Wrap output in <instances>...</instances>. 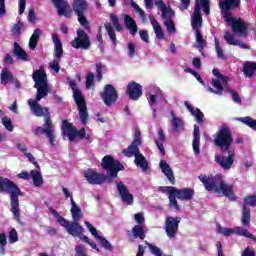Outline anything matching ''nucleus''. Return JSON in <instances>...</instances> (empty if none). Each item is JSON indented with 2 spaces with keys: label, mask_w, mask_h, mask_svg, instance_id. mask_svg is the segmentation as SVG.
Instances as JSON below:
<instances>
[{
  "label": "nucleus",
  "mask_w": 256,
  "mask_h": 256,
  "mask_svg": "<svg viewBox=\"0 0 256 256\" xmlns=\"http://www.w3.org/2000/svg\"><path fill=\"white\" fill-rule=\"evenodd\" d=\"M218 233H222L223 235H232L233 233H237L238 235H243L244 237H249L250 239H255V235L253 233H250V231H247V229H244L242 226L237 227H223L218 226Z\"/></svg>",
  "instance_id": "nucleus-20"
},
{
  "label": "nucleus",
  "mask_w": 256,
  "mask_h": 256,
  "mask_svg": "<svg viewBox=\"0 0 256 256\" xmlns=\"http://www.w3.org/2000/svg\"><path fill=\"white\" fill-rule=\"evenodd\" d=\"M30 176L33 180V184L36 187H40L43 184V176L38 172V170H32Z\"/></svg>",
  "instance_id": "nucleus-41"
},
{
  "label": "nucleus",
  "mask_w": 256,
  "mask_h": 256,
  "mask_svg": "<svg viewBox=\"0 0 256 256\" xmlns=\"http://www.w3.org/2000/svg\"><path fill=\"white\" fill-rule=\"evenodd\" d=\"M83 241H85L86 243H88L89 245H91V247L93 249H96V251H100V247H98L97 243H95V241H93V239H89V237H87V235L84 234V239Z\"/></svg>",
  "instance_id": "nucleus-56"
},
{
  "label": "nucleus",
  "mask_w": 256,
  "mask_h": 256,
  "mask_svg": "<svg viewBox=\"0 0 256 256\" xmlns=\"http://www.w3.org/2000/svg\"><path fill=\"white\" fill-rule=\"evenodd\" d=\"M14 55H16V57L21 61H29V55H27L26 51L22 49L19 43H14Z\"/></svg>",
  "instance_id": "nucleus-38"
},
{
  "label": "nucleus",
  "mask_w": 256,
  "mask_h": 256,
  "mask_svg": "<svg viewBox=\"0 0 256 256\" xmlns=\"http://www.w3.org/2000/svg\"><path fill=\"white\" fill-rule=\"evenodd\" d=\"M116 188L118 190V193L120 194L122 202H124V204H127L128 206H132V204H134V196L129 192L127 186H125L123 182H117Z\"/></svg>",
  "instance_id": "nucleus-22"
},
{
  "label": "nucleus",
  "mask_w": 256,
  "mask_h": 256,
  "mask_svg": "<svg viewBox=\"0 0 256 256\" xmlns=\"http://www.w3.org/2000/svg\"><path fill=\"white\" fill-rule=\"evenodd\" d=\"M135 220L138 225H142V223L145 221L143 214H135Z\"/></svg>",
  "instance_id": "nucleus-64"
},
{
  "label": "nucleus",
  "mask_w": 256,
  "mask_h": 256,
  "mask_svg": "<svg viewBox=\"0 0 256 256\" xmlns=\"http://www.w3.org/2000/svg\"><path fill=\"white\" fill-rule=\"evenodd\" d=\"M139 144H141V142H140L139 134L138 132H136V138L128 148L123 150V153L129 158H131L132 156H135L136 166H140L142 171L146 172L148 170V162L145 156H143V154H141V152L139 151V148H138Z\"/></svg>",
  "instance_id": "nucleus-7"
},
{
  "label": "nucleus",
  "mask_w": 256,
  "mask_h": 256,
  "mask_svg": "<svg viewBox=\"0 0 256 256\" xmlns=\"http://www.w3.org/2000/svg\"><path fill=\"white\" fill-rule=\"evenodd\" d=\"M51 213H52V215H54V217L57 219V221L63 227H65V229H67V231H68V233H70V235L77 236L80 239H82V241H84L83 226H79V222H75V220H73V222H67V220H65V218H62V216H60V214L57 212V210H51Z\"/></svg>",
  "instance_id": "nucleus-11"
},
{
  "label": "nucleus",
  "mask_w": 256,
  "mask_h": 256,
  "mask_svg": "<svg viewBox=\"0 0 256 256\" xmlns=\"http://www.w3.org/2000/svg\"><path fill=\"white\" fill-rule=\"evenodd\" d=\"M127 94L132 100H138L142 96V86L138 82H129L127 86Z\"/></svg>",
  "instance_id": "nucleus-26"
},
{
  "label": "nucleus",
  "mask_w": 256,
  "mask_h": 256,
  "mask_svg": "<svg viewBox=\"0 0 256 256\" xmlns=\"http://www.w3.org/2000/svg\"><path fill=\"white\" fill-rule=\"evenodd\" d=\"M164 142H166V134L163 128H158V136L155 138V144L158 147L161 154H165V148L163 146Z\"/></svg>",
  "instance_id": "nucleus-31"
},
{
  "label": "nucleus",
  "mask_w": 256,
  "mask_h": 256,
  "mask_svg": "<svg viewBox=\"0 0 256 256\" xmlns=\"http://www.w3.org/2000/svg\"><path fill=\"white\" fill-rule=\"evenodd\" d=\"M214 144L219 146L222 152H227L229 146L233 144L232 132L227 124H222L216 134L213 135Z\"/></svg>",
  "instance_id": "nucleus-9"
},
{
  "label": "nucleus",
  "mask_w": 256,
  "mask_h": 256,
  "mask_svg": "<svg viewBox=\"0 0 256 256\" xmlns=\"http://www.w3.org/2000/svg\"><path fill=\"white\" fill-rule=\"evenodd\" d=\"M17 176L22 180H29L31 178L29 172H27L26 170H23V172H20V174H18Z\"/></svg>",
  "instance_id": "nucleus-62"
},
{
  "label": "nucleus",
  "mask_w": 256,
  "mask_h": 256,
  "mask_svg": "<svg viewBox=\"0 0 256 256\" xmlns=\"http://www.w3.org/2000/svg\"><path fill=\"white\" fill-rule=\"evenodd\" d=\"M71 45L75 49H89L91 41L83 29H78L77 36L72 41Z\"/></svg>",
  "instance_id": "nucleus-18"
},
{
  "label": "nucleus",
  "mask_w": 256,
  "mask_h": 256,
  "mask_svg": "<svg viewBox=\"0 0 256 256\" xmlns=\"http://www.w3.org/2000/svg\"><path fill=\"white\" fill-rule=\"evenodd\" d=\"M192 146L194 149V153L196 155L200 154V128L197 124L194 125V139L192 141Z\"/></svg>",
  "instance_id": "nucleus-36"
},
{
  "label": "nucleus",
  "mask_w": 256,
  "mask_h": 256,
  "mask_svg": "<svg viewBox=\"0 0 256 256\" xmlns=\"http://www.w3.org/2000/svg\"><path fill=\"white\" fill-rule=\"evenodd\" d=\"M94 79V74H92V72H89L86 76V88H91V86L95 85Z\"/></svg>",
  "instance_id": "nucleus-55"
},
{
  "label": "nucleus",
  "mask_w": 256,
  "mask_h": 256,
  "mask_svg": "<svg viewBox=\"0 0 256 256\" xmlns=\"http://www.w3.org/2000/svg\"><path fill=\"white\" fill-rule=\"evenodd\" d=\"M241 5V0H219V7L224 20L230 25L233 33L246 38L248 35V23L244 19L233 17L231 9H237Z\"/></svg>",
  "instance_id": "nucleus-2"
},
{
  "label": "nucleus",
  "mask_w": 256,
  "mask_h": 256,
  "mask_svg": "<svg viewBox=\"0 0 256 256\" xmlns=\"http://www.w3.org/2000/svg\"><path fill=\"white\" fill-rule=\"evenodd\" d=\"M0 192H6L10 196L11 212L18 223H22L19 209V196H23L22 190L9 178L0 176Z\"/></svg>",
  "instance_id": "nucleus-4"
},
{
  "label": "nucleus",
  "mask_w": 256,
  "mask_h": 256,
  "mask_svg": "<svg viewBox=\"0 0 256 256\" xmlns=\"http://www.w3.org/2000/svg\"><path fill=\"white\" fill-rule=\"evenodd\" d=\"M242 256H256L255 255V251L254 249H252L251 247H246V249H244Z\"/></svg>",
  "instance_id": "nucleus-61"
},
{
  "label": "nucleus",
  "mask_w": 256,
  "mask_h": 256,
  "mask_svg": "<svg viewBox=\"0 0 256 256\" xmlns=\"http://www.w3.org/2000/svg\"><path fill=\"white\" fill-rule=\"evenodd\" d=\"M256 71V63L247 61L243 65V73L245 77H253Z\"/></svg>",
  "instance_id": "nucleus-39"
},
{
  "label": "nucleus",
  "mask_w": 256,
  "mask_h": 256,
  "mask_svg": "<svg viewBox=\"0 0 256 256\" xmlns=\"http://www.w3.org/2000/svg\"><path fill=\"white\" fill-rule=\"evenodd\" d=\"M32 79L34 81V86L37 89L36 97L29 98L28 104L30 106L31 112L35 116H45L44 126H37L35 134H46L50 144L54 146L55 144V128L51 120V116L48 114L49 110L46 107L41 106L39 103L42 98H45L49 92H51V86L48 82L47 74L43 67H40L38 70H35L32 74Z\"/></svg>",
  "instance_id": "nucleus-1"
},
{
  "label": "nucleus",
  "mask_w": 256,
  "mask_h": 256,
  "mask_svg": "<svg viewBox=\"0 0 256 256\" xmlns=\"http://www.w3.org/2000/svg\"><path fill=\"white\" fill-rule=\"evenodd\" d=\"M26 158H28L29 162L37 166L38 162H36L35 156L31 152H28V148L26 147Z\"/></svg>",
  "instance_id": "nucleus-59"
},
{
  "label": "nucleus",
  "mask_w": 256,
  "mask_h": 256,
  "mask_svg": "<svg viewBox=\"0 0 256 256\" xmlns=\"http://www.w3.org/2000/svg\"><path fill=\"white\" fill-rule=\"evenodd\" d=\"M42 35L41 29H35L29 40V47L34 51L38 45V41Z\"/></svg>",
  "instance_id": "nucleus-37"
},
{
  "label": "nucleus",
  "mask_w": 256,
  "mask_h": 256,
  "mask_svg": "<svg viewBox=\"0 0 256 256\" xmlns=\"http://www.w3.org/2000/svg\"><path fill=\"white\" fill-rule=\"evenodd\" d=\"M149 19L157 39H164L165 35L163 33V29L157 19H155L153 15H150Z\"/></svg>",
  "instance_id": "nucleus-32"
},
{
  "label": "nucleus",
  "mask_w": 256,
  "mask_h": 256,
  "mask_svg": "<svg viewBox=\"0 0 256 256\" xmlns=\"http://www.w3.org/2000/svg\"><path fill=\"white\" fill-rule=\"evenodd\" d=\"M171 117H172V130L173 132H180L181 130H184V122L182 118H179L174 114L173 111H171Z\"/></svg>",
  "instance_id": "nucleus-35"
},
{
  "label": "nucleus",
  "mask_w": 256,
  "mask_h": 256,
  "mask_svg": "<svg viewBox=\"0 0 256 256\" xmlns=\"http://www.w3.org/2000/svg\"><path fill=\"white\" fill-rule=\"evenodd\" d=\"M241 122L249 126L250 128H253L256 130V120L254 118H251V116H244L239 118Z\"/></svg>",
  "instance_id": "nucleus-45"
},
{
  "label": "nucleus",
  "mask_w": 256,
  "mask_h": 256,
  "mask_svg": "<svg viewBox=\"0 0 256 256\" xmlns=\"http://www.w3.org/2000/svg\"><path fill=\"white\" fill-rule=\"evenodd\" d=\"M86 227H88L90 233H92V235H94L95 239H97V241H99L102 245V247H104V249H107L108 251H112L113 249V245L112 243H110V241L108 239H106V237H103L102 235H100L98 233V230L96 229V227L92 226V224H90V222H85Z\"/></svg>",
  "instance_id": "nucleus-23"
},
{
  "label": "nucleus",
  "mask_w": 256,
  "mask_h": 256,
  "mask_svg": "<svg viewBox=\"0 0 256 256\" xmlns=\"http://www.w3.org/2000/svg\"><path fill=\"white\" fill-rule=\"evenodd\" d=\"M228 152V156H215V161L223 168L224 170H231L234 162H235V150L234 148H229L226 150Z\"/></svg>",
  "instance_id": "nucleus-17"
},
{
  "label": "nucleus",
  "mask_w": 256,
  "mask_h": 256,
  "mask_svg": "<svg viewBox=\"0 0 256 256\" xmlns=\"http://www.w3.org/2000/svg\"><path fill=\"white\" fill-rule=\"evenodd\" d=\"M251 221V211L249 208V203H247V198L244 199L243 210H242V218L241 222L244 225L243 229L248 231L247 227H249Z\"/></svg>",
  "instance_id": "nucleus-28"
},
{
  "label": "nucleus",
  "mask_w": 256,
  "mask_h": 256,
  "mask_svg": "<svg viewBox=\"0 0 256 256\" xmlns=\"http://www.w3.org/2000/svg\"><path fill=\"white\" fill-rule=\"evenodd\" d=\"M181 221L182 218H180V216H176V218H173V216H167L164 229L169 239H173V237L177 235Z\"/></svg>",
  "instance_id": "nucleus-16"
},
{
  "label": "nucleus",
  "mask_w": 256,
  "mask_h": 256,
  "mask_svg": "<svg viewBox=\"0 0 256 256\" xmlns=\"http://www.w3.org/2000/svg\"><path fill=\"white\" fill-rule=\"evenodd\" d=\"M75 251V256H90L87 253V247H85L84 245H76Z\"/></svg>",
  "instance_id": "nucleus-50"
},
{
  "label": "nucleus",
  "mask_w": 256,
  "mask_h": 256,
  "mask_svg": "<svg viewBox=\"0 0 256 256\" xmlns=\"http://www.w3.org/2000/svg\"><path fill=\"white\" fill-rule=\"evenodd\" d=\"M224 39L229 45H239V47H241L242 49H249L248 45H246L245 43H241L240 41L235 39V35H233V33H229V31H226L224 33Z\"/></svg>",
  "instance_id": "nucleus-33"
},
{
  "label": "nucleus",
  "mask_w": 256,
  "mask_h": 256,
  "mask_svg": "<svg viewBox=\"0 0 256 256\" xmlns=\"http://www.w3.org/2000/svg\"><path fill=\"white\" fill-rule=\"evenodd\" d=\"M9 241H10V243H15V242L19 241V235L17 233V229H15V228L11 229V231L9 233Z\"/></svg>",
  "instance_id": "nucleus-53"
},
{
  "label": "nucleus",
  "mask_w": 256,
  "mask_h": 256,
  "mask_svg": "<svg viewBox=\"0 0 256 256\" xmlns=\"http://www.w3.org/2000/svg\"><path fill=\"white\" fill-rule=\"evenodd\" d=\"M110 19H111L112 25L114 26L116 31H122L123 27H121V25H120L119 17H117V15L111 13Z\"/></svg>",
  "instance_id": "nucleus-49"
},
{
  "label": "nucleus",
  "mask_w": 256,
  "mask_h": 256,
  "mask_svg": "<svg viewBox=\"0 0 256 256\" xmlns=\"http://www.w3.org/2000/svg\"><path fill=\"white\" fill-rule=\"evenodd\" d=\"M214 41H215V49H216L218 59H226V57L223 53V49H222L217 37H214Z\"/></svg>",
  "instance_id": "nucleus-47"
},
{
  "label": "nucleus",
  "mask_w": 256,
  "mask_h": 256,
  "mask_svg": "<svg viewBox=\"0 0 256 256\" xmlns=\"http://www.w3.org/2000/svg\"><path fill=\"white\" fill-rule=\"evenodd\" d=\"M186 108H188V110L191 112V114L193 116H196V120L199 124H202L203 122V118H204V114L203 112L200 110V108H194L192 106V104L189 102V100H185L184 102Z\"/></svg>",
  "instance_id": "nucleus-30"
},
{
  "label": "nucleus",
  "mask_w": 256,
  "mask_h": 256,
  "mask_svg": "<svg viewBox=\"0 0 256 256\" xmlns=\"http://www.w3.org/2000/svg\"><path fill=\"white\" fill-rule=\"evenodd\" d=\"M195 196V190L191 188H184L183 190H179V200H192Z\"/></svg>",
  "instance_id": "nucleus-40"
},
{
  "label": "nucleus",
  "mask_w": 256,
  "mask_h": 256,
  "mask_svg": "<svg viewBox=\"0 0 256 256\" xmlns=\"http://www.w3.org/2000/svg\"><path fill=\"white\" fill-rule=\"evenodd\" d=\"M174 11L165 5V13H164V25L168 31V33H176L175 23L173 21Z\"/></svg>",
  "instance_id": "nucleus-25"
},
{
  "label": "nucleus",
  "mask_w": 256,
  "mask_h": 256,
  "mask_svg": "<svg viewBox=\"0 0 256 256\" xmlns=\"http://www.w3.org/2000/svg\"><path fill=\"white\" fill-rule=\"evenodd\" d=\"M161 192H164L169 196V204L171 208L180 210V206L177 203V198L180 200V190L174 186H164L161 188Z\"/></svg>",
  "instance_id": "nucleus-19"
},
{
  "label": "nucleus",
  "mask_w": 256,
  "mask_h": 256,
  "mask_svg": "<svg viewBox=\"0 0 256 256\" xmlns=\"http://www.w3.org/2000/svg\"><path fill=\"white\" fill-rule=\"evenodd\" d=\"M146 97L149 103V106L153 110V118H156L157 116V102L158 100H163L164 102H167L165 94H163V90L159 88V86L151 85L148 86Z\"/></svg>",
  "instance_id": "nucleus-10"
},
{
  "label": "nucleus",
  "mask_w": 256,
  "mask_h": 256,
  "mask_svg": "<svg viewBox=\"0 0 256 256\" xmlns=\"http://www.w3.org/2000/svg\"><path fill=\"white\" fill-rule=\"evenodd\" d=\"M105 29H106L108 36H109L110 40L112 41V43L114 45H117L116 33H115L111 23H105Z\"/></svg>",
  "instance_id": "nucleus-43"
},
{
  "label": "nucleus",
  "mask_w": 256,
  "mask_h": 256,
  "mask_svg": "<svg viewBox=\"0 0 256 256\" xmlns=\"http://www.w3.org/2000/svg\"><path fill=\"white\" fill-rule=\"evenodd\" d=\"M213 75L215 76V78L212 79V86H214V88L207 86L209 92L221 95L223 94L224 88H228V91L232 94L233 101L240 104L242 102L241 96L238 92L229 88V78L221 74L218 69H213Z\"/></svg>",
  "instance_id": "nucleus-5"
},
{
  "label": "nucleus",
  "mask_w": 256,
  "mask_h": 256,
  "mask_svg": "<svg viewBox=\"0 0 256 256\" xmlns=\"http://www.w3.org/2000/svg\"><path fill=\"white\" fill-rule=\"evenodd\" d=\"M62 132L64 136H68L70 142H73L76 136H79V138L81 139L85 138V128H80V130H76L75 126H73V124H71L67 120H63Z\"/></svg>",
  "instance_id": "nucleus-15"
},
{
  "label": "nucleus",
  "mask_w": 256,
  "mask_h": 256,
  "mask_svg": "<svg viewBox=\"0 0 256 256\" xmlns=\"http://www.w3.org/2000/svg\"><path fill=\"white\" fill-rule=\"evenodd\" d=\"M71 214H72L73 221H76V223H79V219L83 217L81 208L77 206L73 196H71Z\"/></svg>",
  "instance_id": "nucleus-34"
},
{
  "label": "nucleus",
  "mask_w": 256,
  "mask_h": 256,
  "mask_svg": "<svg viewBox=\"0 0 256 256\" xmlns=\"http://www.w3.org/2000/svg\"><path fill=\"white\" fill-rule=\"evenodd\" d=\"M10 81H13V74H12L11 70L2 69V72H1L2 85H7V83H10Z\"/></svg>",
  "instance_id": "nucleus-42"
},
{
  "label": "nucleus",
  "mask_w": 256,
  "mask_h": 256,
  "mask_svg": "<svg viewBox=\"0 0 256 256\" xmlns=\"http://www.w3.org/2000/svg\"><path fill=\"white\" fill-rule=\"evenodd\" d=\"M73 9L78 17L79 23L84 29H89V23L85 13L88 11V3L86 0H74Z\"/></svg>",
  "instance_id": "nucleus-13"
},
{
  "label": "nucleus",
  "mask_w": 256,
  "mask_h": 256,
  "mask_svg": "<svg viewBox=\"0 0 256 256\" xmlns=\"http://www.w3.org/2000/svg\"><path fill=\"white\" fill-rule=\"evenodd\" d=\"M246 202L248 206H256V196H247Z\"/></svg>",
  "instance_id": "nucleus-63"
},
{
  "label": "nucleus",
  "mask_w": 256,
  "mask_h": 256,
  "mask_svg": "<svg viewBox=\"0 0 256 256\" xmlns=\"http://www.w3.org/2000/svg\"><path fill=\"white\" fill-rule=\"evenodd\" d=\"M203 19L201 15V5L199 0H196V5L194 9V13H192L191 25L192 28L196 31V47L198 48L200 53H203L204 47H206V42L203 39V35L200 31L202 27Z\"/></svg>",
  "instance_id": "nucleus-6"
},
{
  "label": "nucleus",
  "mask_w": 256,
  "mask_h": 256,
  "mask_svg": "<svg viewBox=\"0 0 256 256\" xmlns=\"http://www.w3.org/2000/svg\"><path fill=\"white\" fill-rule=\"evenodd\" d=\"M198 179L202 182L205 190L208 192L214 191L216 194H223V196H226L229 200H236L233 186H231V184H227V182L223 180V176H221V174H217L216 176L200 174Z\"/></svg>",
  "instance_id": "nucleus-3"
},
{
  "label": "nucleus",
  "mask_w": 256,
  "mask_h": 256,
  "mask_svg": "<svg viewBox=\"0 0 256 256\" xmlns=\"http://www.w3.org/2000/svg\"><path fill=\"white\" fill-rule=\"evenodd\" d=\"M136 55V45L135 43L129 42L128 43V57H130V59H133V57H135Z\"/></svg>",
  "instance_id": "nucleus-54"
},
{
  "label": "nucleus",
  "mask_w": 256,
  "mask_h": 256,
  "mask_svg": "<svg viewBox=\"0 0 256 256\" xmlns=\"http://www.w3.org/2000/svg\"><path fill=\"white\" fill-rule=\"evenodd\" d=\"M201 5L206 15H210V7H209L208 0H201Z\"/></svg>",
  "instance_id": "nucleus-60"
},
{
  "label": "nucleus",
  "mask_w": 256,
  "mask_h": 256,
  "mask_svg": "<svg viewBox=\"0 0 256 256\" xmlns=\"http://www.w3.org/2000/svg\"><path fill=\"white\" fill-rule=\"evenodd\" d=\"M132 231H133L134 237H140V239L145 238L143 226H139V224H138L137 226L133 227Z\"/></svg>",
  "instance_id": "nucleus-46"
},
{
  "label": "nucleus",
  "mask_w": 256,
  "mask_h": 256,
  "mask_svg": "<svg viewBox=\"0 0 256 256\" xmlns=\"http://www.w3.org/2000/svg\"><path fill=\"white\" fill-rule=\"evenodd\" d=\"M147 245L150 249V252L155 256H171V255H164L162 249L157 245H154L153 243H147Z\"/></svg>",
  "instance_id": "nucleus-44"
},
{
  "label": "nucleus",
  "mask_w": 256,
  "mask_h": 256,
  "mask_svg": "<svg viewBox=\"0 0 256 256\" xmlns=\"http://www.w3.org/2000/svg\"><path fill=\"white\" fill-rule=\"evenodd\" d=\"M159 167L166 178L169 180L171 184H175V176L173 169L171 168L170 164H168L167 160H161L159 163Z\"/></svg>",
  "instance_id": "nucleus-27"
},
{
  "label": "nucleus",
  "mask_w": 256,
  "mask_h": 256,
  "mask_svg": "<svg viewBox=\"0 0 256 256\" xmlns=\"http://www.w3.org/2000/svg\"><path fill=\"white\" fill-rule=\"evenodd\" d=\"M68 85L73 90V95L75 98V102L78 106L79 110V116L82 124H87V120L89 118V112L86 107L85 98L83 97V94L81 90H79L75 80H72V78H68Z\"/></svg>",
  "instance_id": "nucleus-8"
},
{
  "label": "nucleus",
  "mask_w": 256,
  "mask_h": 256,
  "mask_svg": "<svg viewBox=\"0 0 256 256\" xmlns=\"http://www.w3.org/2000/svg\"><path fill=\"white\" fill-rule=\"evenodd\" d=\"M102 167L108 172V182H112L114 178H117L118 172L124 170L123 164H120L119 160H115L112 156H105L103 158Z\"/></svg>",
  "instance_id": "nucleus-12"
},
{
  "label": "nucleus",
  "mask_w": 256,
  "mask_h": 256,
  "mask_svg": "<svg viewBox=\"0 0 256 256\" xmlns=\"http://www.w3.org/2000/svg\"><path fill=\"white\" fill-rule=\"evenodd\" d=\"M101 96L104 100V103L107 106H110L111 104L117 101L118 92L112 84H106L104 86L103 92L101 93Z\"/></svg>",
  "instance_id": "nucleus-21"
},
{
  "label": "nucleus",
  "mask_w": 256,
  "mask_h": 256,
  "mask_svg": "<svg viewBox=\"0 0 256 256\" xmlns=\"http://www.w3.org/2000/svg\"><path fill=\"white\" fill-rule=\"evenodd\" d=\"M124 25L127 29H129L131 35H136L138 31V25L133 17L130 15H124Z\"/></svg>",
  "instance_id": "nucleus-29"
},
{
  "label": "nucleus",
  "mask_w": 256,
  "mask_h": 256,
  "mask_svg": "<svg viewBox=\"0 0 256 256\" xmlns=\"http://www.w3.org/2000/svg\"><path fill=\"white\" fill-rule=\"evenodd\" d=\"M83 174L89 184H103L106 179L103 174L92 169L85 170Z\"/></svg>",
  "instance_id": "nucleus-24"
},
{
  "label": "nucleus",
  "mask_w": 256,
  "mask_h": 256,
  "mask_svg": "<svg viewBox=\"0 0 256 256\" xmlns=\"http://www.w3.org/2000/svg\"><path fill=\"white\" fill-rule=\"evenodd\" d=\"M2 124L6 128V130H8L9 132H13L14 126L11 122V118H9L8 116H3Z\"/></svg>",
  "instance_id": "nucleus-48"
},
{
  "label": "nucleus",
  "mask_w": 256,
  "mask_h": 256,
  "mask_svg": "<svg viewBox=\"0 0 256 256\" xmlns=\"http://www.w3.org/2000/svg\"><path fill=\"white\" fill-rule=\"evenodd\" d=\"M96 73H97V79L101 81L103 77V65H101V63L96 64Z\"/></svg>",
  "instance_id": "nucleus-57"
},
{
  "label": "nucleus",
  "mask_w": 256,
  "mask_h": 256,
  "mask_svg": "<svg viewBox=\"0 0 256 256\" xmlns=\"http://www.w3.org/2000/svg\"><path fill=\"white\" fill-rule=\"evenodd\" d=\"M52 41H53L54 47H55L56 58L54 59V61H51L49 63V67L55 73H59V71H60L59 63H60L61 57L63 55V46H62V43H61L57 33H54V35H52Z\"/></svg>",
  "instance_id": "nucleus-14"
},
{
  "label": "nucleus",
  "mask_w": 256,
  "mask_h": 256,
  "mask_svg": "<svg viewBox=\"0 0 256 256\" xmlns=\"http://www.w3.org/2000/svg\"><path fill=\"white\" fill-rule=\"evenodd\" d=\"M139 35L142 41H144V43H149V35H148V31H146L145 29L139 31Z\"/></svg>",
  "instance_id": "nucleus-58"
},
{
  "label": "nucleus",
  "mask_w": 256,
  "mask_h": 256,
  "mask_svg": "<svg viewBox=\"0 0 256 256\" xmlns=\"http://www.w3.org/2000/svg\"><path fill=\"white\" fill-rule=\"evenodd\" d=\"M24 27V23L22 21H18V23H16L14 26H13V29H12V33L13 35H21V31Z\"/></svg>",
  "instance_id": "nucleus-51"
},
{
  "label": "nucleus",
  "mask_w": 256,
  "mask_h": 256,
  "mask_svg": "<svg viewBox=\"0 0 256 256\" xmlns=\"http://www.w3.org/2000/svg\"><path fill=\"white\" fill-rule=\"evenodd\" d=\"M155 4L162 14V19H165L166 4L163 3V0H155Z\"/></svg>",
  "instance_id": "nucleus-52"
}]
</instances>
